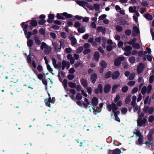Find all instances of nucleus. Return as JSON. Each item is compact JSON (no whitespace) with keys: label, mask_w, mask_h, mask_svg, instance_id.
<instances>
[{"label":"nucleus","mask_w":154,"mask_h":154,"mask_svg":"<svg viewBox=\"0 0 154 154\" xmlns=\"http://www.w3.org/2000/svg\"><path fill=\"white\" fill-rule=\"evenodd\" d=\"M133 133L134 134H135L137 136L139 137L143 136L140 131L138 130H136V132H134Z\"/></svg>","instance_id":"38"},{"label":"nucleus","mask_w":154,"mask_h":154,"mask_svg":"<svg viewBox=\"0 0 154 154\" xmlns=\"http://www.w3.org/2000/svg\"><path fill=\"white\" fill-rule=\"evenodd\" d=\"M39 32L42 34L44 35L45 34V31L44 29L41 28L39 30Z\"/></svg>","instance_id":"63"},{"label":"nucleus","mask_w":154,"mask_h":154,"mask_svg":"<svg viewBox=\"0 0 154 154\" xmlns=\"http://www.w3.org/2000/svg\"><path fill=\"white\" fill-rule=\"evenodd\" d=\"M100 57V54L98 51H95L94 53V58L96 61H98Z\"/></svg>","instance_id":"16"},{"label":"nucleus","mask_w":154,"mask_h":154,"mask_svg":"<svg viewBox=\"0 0 154 154\" xmlns=\"http://www.w3.org/2000/svg\"><path fill=\"white\" fill-rule=\"evenodd\" d=\"M111 86L109 84H106L104 86L103 90L105 93H108L110 90Z\"/></svg>","instance_id":"13"},{"label":"nucleus","mask_w":154,"mask_h":154,"mask_svg":"<svg viewBox=\"0 0 154 154\" xmlns=\"http://www.w3.org/2000/svg\"><path fill=\"white\" fill-rule=\"evenodd\" d=\"M62 13H60L59 14L58 13H57V16L56 17L58 19H62V20H65V18L64 17H63L62 16L63 14H62Z\"/></svg>","instance_id":"27"},{"label":"nucleus","mask_w":154,"mask_h":154,"mask_svg":"<svg viewBox=\"0 0 154 154\" xmlns=\"http://www.w3.org/2000/svg\"><path fill=\"white\" fill-rule=\"evenodd\" d=\"M32 35V33L31 32H27V33L26 35V38L27 39H29Z\"/></svg>","instance_id":"55"},{"label":"nucleus","mask_w":154,"mask_h":154,"mask_svg":"<svg viewBox=\"0 0 154 154\" xmlns=\"http://www.w3.org/2000/svg\"><path fill=\"white\" fill-rule=\"evenodd\" d=\"M154 111V108L153 107H151L150 108H149V109L147 112H148L149 114H151Z\"/></svg>","instance_id":"57"},{"label":"nucleus","mask_w":154,"mask_h":154,"mask_svg":"<svg viewBox=\"0 0 154 154\" xmlns=\"http://www.w3.org/2000/svg\"><path fill=\"white\" fill-rule=\"evenodd\" d=\"M131 96L128 95L126 98L125 100V102L126 104H128L131 101Z\"/></svg>","instance_id":"29"},{"label":"nucleus","mask_w":154,"mask_h":154,"mask_svg":"<svg viewBox=\"0 0 154 154\" xmlns=\"http://www.w3.org/2000/svg\"><path fill=\"white\" fill-rule=\"evenodd\" d=\"M128 88L127 86H124L122 87V91L123 93H126L128 91Z\"/></svg>","instance_id":"43"},{"label":"nucleus","mask_w":154,"mask_h":154,"mask_svg":"<svg viewBox=\"0 0 154 154\" xmlns=\"http://www.w3.org/2000/svg\"><path fill=\"white\" fill-rule=\"evenodd\" d=\"M68 85L72 88H75L76 87V84L71 82H68Z\"/></svg>","instance_id":"24"},{"label":"nucleus","mask_w":154,"mask_h":154,"mask_svg":"<svg viewBox=\"0 0 154 154\" xmlns=\"http://www.w3.org/2000/svg\"><path fill=\"white\" fill-rule=\"evenodd\" d=\"M120 86L119 84L115 85L112 87V93H114L116 92L117 88Z\"/></svg>","instance_id":"23"},{"label":"nucleus","mask_w":154,"mask_h":154,"mask_svg":"<svg viewBox=\"0 0 154 154\" xmlns=\"http://www.w3.org/2000/svg\"><path fill=\"white\" fill-rule=\"evenodd\" d=\"M76 90L78 91H80L81 90V89L82 88V87L79 84L76 86Z\"/></svg>","instance_id":"61"},{"label":"nucleus","mask_w":154,"mask_h":154,"mask_svg":"<svg viewBox=\"0 0 154 154\" xmlns=\"http://www.w3.org/2000/svg\"><path fill=\"white\" fill-rule=\"evenodd\" d=\"M30 22L31 25L33 27H35L38 25V23L35 20H30L27 21V22Z\"/></svg>","instance_id":"18"},{"label":"nucleus","mask_w":154,"mask_h":154,"mask_svg":"<svg viewBox=\"0 0 154 154\" xmlns=\"http://www.w3.org/2000/svg\"><path fill=\"white\" fill-rule=\"evenodd\" d=\"M149 107L148 106L146 105L144 106L143 108V112L145 113H146L149 109Z\"/></svg>","instance_id":"36"},{"label":"nucleus","mask_w":154,"mask_h":154,"mask_svg":"<svg viewBox=\"0 0 154 154\" xmlns=\"http://www.w3.org/2000/svg\"><path fill=\"white\" fill-rule=\"evenodd\" d=\"M154 120V117L153 116H150L149 117L148 121L150 122H152Z\"/></svg>","instance_id":"58"},{"label":"nucleus","mask_w":154,"mask_h":154,"mask_svg":"<svg viewBox=\"0 0 154 154\" xmlns=\"http://www.w3.org/2000/svg\"><path fill=\"white\" fill-rule=\"evenodd\" d=\"M97 79V75L95 73L92 74L91 76L90 80L91 83L94 84Z\"/></svg>","instance_id":"10"},{"label":"nucleus","mask_w":154,"mask_h":154,"mask_svg":"<svg viewBox=\"0 0 154 154\" xmlns=\"http://www.w3.org/2000/svg\"><path fill=\"white\" fill-rule=\"evenodd\" d=\"M83 48L82 46L79 47L76 50V52L77 53L79 54L83 51Z\"/></svg>","instance_id":"39"},{"label":"nucleus","mask_w":154,"mask_h":154,"mask_svg":"<svg viewBox=\"0 0 154 154\" xmlns=\"http://www.w3.org/2000/svg\"><path fill=\"white\" fill-rule=\"evenodd\" d=\"M132 48L130 46H126L124 48V50L125 51L128 52H131V51L132 50Z\"/></svg>","instance_id":"33"},{"label":"nucleus","mask_w":154,"mask_h":154,"mask_svg":"<svg viewBox=\"0 0 154 154\" xmlns=\"http://www.w3.org/2000/svg\"><path fill=\"white\" fill-rule=\"evenodd\" d=\"M116 30L119 32H121L122 30V27L119 25H117L116 28Z\"/></svg>","instance_id":"37"},{"label":"nucleus","mask_w":154,"mask_h":154,"mask_svg":"<svg viewBox=\"0 0 154 154\" xmlns=\"http://www.w3.org/2000/svg\"><path fill=\"white\" fill-rule=\"evenodd\" d=\"M37 78L39 80H42L43 79V78L44 77L43 76V74H42L41 73H39L38 74V75L37 76Z\"/></svg>","instance_id":"59"},{"label":"nucleus","mask_w":154,"mask_h":154,"mask_svg":"<svg viewBox=\"0 0 154 154\" xmlns=\"http://www.w3.org/2000/svg\"><path fill=\"white\" fill-rule=\"evenodd\" d=\"M76 3L78 5L82 7H84L85 5L91 11L94 10L93 6L92 5H90L87 2L84 1H76Z\"/></svg>","instance_id":"3"},{"label":"nucleus","mask_w":154,"mask_h":154,"mask_svg":"<svg viewBox=\"0 0 154 154\" xmlns=\"http://www.w3.org/2000/svg\"><path fill=\"white\" fill-rule=\"evenodd\" d=\"M147 90V88L146 86H143L142 88L141 92L143 94H145Z\"/></svg>","instance_id":"48"},{"label":"nucleus","mask_w":154,"mask_h":154,"mask_svg":"<svg viewBox=\"0 0 154 154\" xmlns=\"http://www.w3.org/2000/svg\"><path fill=\"white\" fill-rule=\"evenodd\" d=\"M121 149L116 148L113 150L109 149L107 154H121Z\"/></svg>","instance_id":"5"},{"label":"nucleus","mask_w":154,"mask_h":154,"mask_svg":"<svg viewBox=\"0 0 154 154\" xmlns=\"http://www.w3.org/2000/svg\"><path fill=\"white\" fill-rule=\"evenodd\" d=\"M112 76V72L109 71L104 75V78L106 79H108Z\"/></svg>","instance_id":"25"},{"label":"nucleus","mask_w":154,"mask_h":154,"mask_svg":"<svg viewBox=\"0 0 154 154\" xmlns=\"http://www.w3.org/2000/svg\"><path fill=\"white\" fill-rule=\"evenodd\" d=\"M85 27L83 26H82L78 28V32L80 33H83L85 32Z\"/></svg>","instance_id":"19"},{"label":"nucleus","mask_w":154,"mask_h":154,"mask_svg":"<svg viewBox=\"0 0 154 154\" xmlns=\"http://www.w3.org/2000/svg\"><path fill=\"white\" fill-rule=\"evenodd\" d=\"M82 97L80 93H77L76 96V99L77 100H80L82 99Z\"/></svg>","instance_id":"35"},{"label":"nucleus","mask_w":154,"mask_h":154,"mask_svg":"<svg viewBox=\"0 0 154 154\" xmlns=\"http://www.w3.org/2000/svg\"><path fill=\"white\" fill-rule=\"evenodd\" d=\"M48 46L44 42H43L42 43L41 45V49L42 50H43L44 48H48Z\"/></svg>","instance_id":"32"},{"label":"nucleus","mask_w":154,"mask_h":154,"mask_svg":"<svg viewBox=\"0 0 154 154\" xmlns=\"http://www.w3.org/2000/svg\"><path fill=\"white\" fill-rule=\"evenodd\" d=\"M30 52L29 53V54L27 56V62L28 63H31L32 62V58L30 57Z\"/></svg>","instance_id":"41"},{"label":"nucleus","mask_w":154,"mask_h":154,"mask_svg":"<svg viewBox=\"0 0 154 154\" xmlns=\"http://www.w3.org/2000/svg\"><path fill=\"white\" fill-rule=\"evenodd\" d=\"M129 60L130 63L133 64L134 63L135 61V57L134 56L131 57L129 58Z\"/></svg>","instance_id":"31"},{"label":"nucleus","mask_w":154,"mask_h":154,"mask_svg":"<svg viewBox=\"0 0 154 154\" xmlns=\"http://www.w3.org/2000/svg\"><path fill=\"white\" fill-rule=\"evenodd\" d=\"M131 30L129 29H126L125 31V34L128 36L130 35L131 34Z\"/></svg>","instance_id":"46"},{"label":"nucleus","mask_w":154,"mask_h":154,"mask_svg":"<svg viewBox=\"0 0 154 154\" xmlns=\"http://www.w3.org/2000/svg\"><path fill=\"white\" fill-rule=\"evenodd\" d=\"M27 44L29 48V49L31 50V47L34 44V42L32 39H29L27 41Z\"/></svg>","instance_id":"17"},{"label":"nucleus","mask_w":154,"mask_h":154,"mask_svg":"<svg viewBox=\"0 0 154 154\" xmlns=\"http://www.w3.org/2000/svg\"><path fill=\"white\" fill-rule=\"evenodd\" d=\"M80 82L84 88H86L88 86V82L86 79H82L80 80Z\"/></svg>","instance_id":"15"},{"label":"nucleus","mask_w":154,"mask_h":154,"mask_svg":"<svg viewBox=\"0 0 154 154\" xmlns=\"http://www.w3.org/2000/svg\"><path fill=\"white\" fill-rule=\"evenodd\" d=\"M98 98L96 97H94L91 100V103L92 105V109L94 110L93 113L95 115H97L99 112V111H97V109H95V106H96L98 104Z\"/></svg>","instance_id":"2"},{"label":"nucleus","mask_w":154,"mask_h":154,"mask_svg":"<svg viewBox=\"0 0 154 154\" xmlns=\"http://www.w3.org/2000/svg\"><path fill=\"white\" fill-rule=\"evenodd\" d=\"M154 80V75H151L149 77V82L150 83H152Z\"/></svg>","instance_id":"52"},{"label":"nucleus","mask_w":154,"mask_h":154,"mask_svg":"<svg viewBox=\"0 0 154 154\" xmlns=\"http://www.w3.org/2000/svg\"><path fill=\"white\" fill-rule=\"evenodd\" d=\"M144 17L148 20H151L153 19V17L152 15L149 13H146L144 14Z\"/></svg>","instance_id":"20"},{"label":"nucleus","mask_w":154,"mask_h":154,"mask_svg":"<svg viewBox=\"0 0 154 154\" xmlns=\"http://www.w3.org/2000/svg\"><path fill=\"white\" fill-rule=\"evenodd\" d=\"M51 50V48H48H48H47L45 49V54H48L50 52Z\"/></svg>","instance_id":"49"},{"label":"nucleus","mask_w":154,"mask_h":154,"mask_svg":"<svg viewBox=\"0 0 154 154\" xmlns=\"http://www.w3.org/2000/svg\"><path fill=\"white\" fill-rule=\"evenodd\" d=\"M124 59L125 58L124 57H117L114 61V65L116 66H119L121 64V62L123 61Z\"/></svg>","instance_id":"4"},{"label":"nucleus","mask_w":154,"mask_h":154,"mask_svg":"<svg viewBox=\"0 0 154 154\" xmlns=\"http://www.w3.org/2000/svg\"><path fill=\"white\" fill-rule=\"evenodd\" d=\"M154 134V128L151 129L147 135V138L149 141H151L153 139V137L152 136Z\"/></svg>","instance_id":"8"},{"label":"nucleus","mask_w":154,"mask_h":154,"mask_svg":"<svg viewBox=\"0 0 154 154\" xmlns=\"http://www.w3.org/2000/svg\"><path fill=\"white\" fill-rule=\"evenodd\" d=\"M47 68L48 70L51 72V73L52 75H54V74L52 72L53 71V69L52 68H51L50 66L49 65H47Z\"/></svg>","instance_id":"45"},{"label":"nucleus","mask_w":154,"mask_h":154,"mask_svg":"<svg viewBox=\"0 0 154 154\" xmlns=\"http://www.w3.org/2000/svg\"><path fill=\"white\" fill-rule=\"evenodd\" d=\"M63 16L65 17L66 19L71 18L72 17L71 14H68L67 12H64L62 13Z\"/></svg>","instance_id":"21"},{"label":"nucleus","mask_w":154,"mask_h":154,"mask_svg":"<svg viewBox=\"0 0 154 154\" xmlns=\"http://www.w3.org/2000/svg\"><path fill=\"white\" fill-rule=\"evenodd\" d=\"M100 65L101 67L105 69L107 67V63L104 60H102L100 63Z\"/></svg>","instance_id":"22"},{"label":"nucleus","mask_w":154,"mask_h":154,"mask_svg":"<svg viewBox=\"0 0 154 154\" xmlns=\"http://www.w3.org/2000/svg\"><path fill=\"white\" fill-rule=\"evenodd\" d=\"M46 22L45 20L44 19H41L38 21V23L40 25H43Z\"/></svg>","instance_id":"51"},{"label":"nucleus","mask_w":154,"mask_h":154,"mask_svg":"<svg viewBox=\"0 0 154 154\" xmlns=\"http://www.w3.org/2000/svg\"><path fill=\"white\" fill-rule=\"evenodd\" d=\"M143 136L139 137L138 139V144L140 145L143 144Z\"/></svg>","instance_id":"30"},{"label":"nucleus","mask_w":154,"mask_h":154,"mask_svg":"<svg viewBox=\"0 0 154 154\" xmlns=\"http://www.w3.org/2000/svg\"><path fill=\"white\" fill-rule=\"evenodd\" d=\"M136 40L137 39L136 38H134L131 41L126 42V43H128L130 45H133L136 42Z\"/></svg>","instance_id":"34"},{"label":"nucleus","mask_w":154,"mask_h":154,"mask_svg":"<svg viewBox=\"0 0 154 154\" xmlns=\"http://www.w3.org/2000/svg\"><path fill=\"white\" fill-rule=\"evenodd\" d=\"M135 84V82L133 81H130L128 83V85L130 86H133Z\"/></svg>","instance_id":"53"},{"label":"nucleus","mask_w":154,"mask_h":154,"mask_svg":"<svg viewBox=\"0 0 154 154\" xmlns=\"http://www.w3.org/2000/svg\"><path fill=\"white\" fill-rule=\"evenodd\" d=\"M27 22H22L20 24L21 27L23 28L25 35H26L27 33V29L28 28V24H26L24 25V23Z\"/></svg>","instance_id":"12"},{"label":"nucleus","mask_w":154,"mask_h":154,"mask_svg":"<svg viewBox=\"0 0 154 154\" xmlns=\"http://www.w3.org/2000/svg\"><path fill=\"white\" fill-rule=\"evenodd\" d=\"M34 40L35 41V43H36V44L38 45H40L41 44V42L40 40L38 39V38H35Z\"/></svg>","instance_id":"47"},{"label":"nucleus","mask_w":154,"mask_h":154,"mask_svg":"<svg viewBox=\"0 0 154 154\" xmlns=\"http://www.w3.org/2000/svg\"><path fill=\"white\" fill-rule=\"evenodd\" d=\"M147 121V119L145 118H143V120L142 119H138L137 120V125L140 127H142L143 125L146 123Z\"/></svg>","instance_id":"6"},{"label":"nucleus","mask_w":154,"mask_h":154,"mask_svg":"<svg viewBox=\"0 0 154 154\" xmlns=\"http://www.w3.org/2000/svg\"><path fill=\"white\" fill-rule=\"evenodd\" d=\"M91 50L90 49H85L83 51V54L84 55H86L91 52Z\"/></svg>","instance_id":"50"},{"label":"nucleus","mask_w":154,"mask_h":154,"mask_svg":"<svg viewBox=\"0 0 154 154\" xmlns=\"http://www.w3.org/2000/svg\"><path fill=\"white\" fill-rule=\"evenodd\" d=\"M103 87L102 85V84H99L97 86V89L99 90V92L100 94H102L103 91Z\"/></svg>","instance_id":"26"},{"label":"nucleus","mask_w":154,"mask_h":154,"mask_svg":"<svg viewBox=\"0 0 154 154\" xmlns=\"http://www.w3.org/2000/svg\"><path fill=\"white\" fill-rule=\"evenodd\" d=\"M67 77H68V79L69 80H71L74 79V78L75 77V76L73 75L69 74V75H68L67 76Z\"/></svg>","instance_id":"60"},{"label":"nucleus","mask_w":154,"mask_h":154,"mask_svg":"<svg viewBox=\"0 0 154 154\" xmlns=\"http://www.w3.org/2000/svg\"><path fill=\"white\" fill-rule=\"evenodd\" d=\"M106 108L109 112H111L112 110V113H111V116H112L113 113L114 114V116H117L120 113V112L119 111H117L118 107L116 104L113 102L111 104L107 105Z\"/></svg>","instance_id":"1"},{"label":"nucleus","mask_w":154,"mask_h":154,"mask_svg":"<svg viewBox=\"0 0 154 154\" xmlns=\"http://www.w3.org/2000/svg\"><path fill=\"white\" fill-rule=\"evenodd\" d=\"M81 25V24L80 23L78 22H76L74 24V26L75 28L78 27L79 28V27H80V26Z\"/></svg>","instance_id":"64"},{"label":"nucleus","mask_w":154,"mask_h":154,"mask_svg":"<svg viewBox=\"0 0 154 154\" xmlns=\"http://www.w3.org/2000/svg\"><path fill=\"white\" fill-rule=\"evenodd\" d=\"M133 31L132 32V35L133 36H136L140 32L139 29L137 26L133 27Z\"/></svg>","instance_id":"11"},{"label":"nucleus","mask_w":154,"mask_h":154,"mask_svg":"<svg viewBox=\"0 0 154 154\" xmlns=\"http://www.w3.org/2000/svg\"><path fill=\"white\" fill-rule=\"evenodd\" d=\"M152 89V86L151 85H149L147 87V93L148 94L150 93Z\"/></svg>","instance_id":"56"},{"label":"nucleus","mask_w":154,"mask_h":154,"mask_svg":"<svg viewBox=\"0 0 154 154\" xmlns=\"http://www.w3.org/2000/svg\"><path fill=\"white\" fill-rule=\"evenodd\" d=\"M120 75V73L119 71H116L112 72L111 77L113 80L118 79Z\"/></svg>","instance_id":"9"},{"label":"nucleus","mask_w":154,"mask_h":154,"mask_svg":"<svg viewBox=\"0 0 154 154\" xmlns=\"http://www.w3.org/2000/svg\"><path fill=\"white\" fill-rule=\"evenodd\" d=\"M71 43L72 46H74L77 43V41L75 38L72 37L71 38Z\"/></svg>","instance_id":"28"},{"label":"nucleus","mask_w":154,"mask_h":154,"mask_svg":"<svg viewBox=\"0 0 154 154\" xmlns=\"http://www.w3.org/2000/svg\"><path fill=\"white\" fill-rule=\"evenodd\" d=\"M48 18L47 20V22L49 23H51L54 18V15L52 14H48Z\"/></svg>","instance_id":"14"},{"label":"nucleus","mask_w":154,"mask_h":154,"mask_svg":"<svg viewBox=\"0 0 154 154\" xmlns=\"http://www.w3.org/2000/svg\"><path fill=\"white\" fill-rule=\"evenodd\" d=\"M94 9V8L95 11H98L100 8V7L99 5L97 4H94V7H93Z\"/></svg>","instance_id":"40"},{"label":"nucleus","mask_w":154,"mask_h":154,"mask_svg":"<svg viewBox=\"0 0 154 154\" xmlns=\"http://www.w3.org/2000/svg\"><path fill=\"white\" fill-rule=\"evenodd\" d=\"M133 48L135 49H139L140 48V46L139 44L135 43L133 45Z\"/></svg>","instance_id":"42"},{"label":"nucleus","mask_w":154,"mask_h":154,"mask_svg":"<svg viewBox=\"0 0 154 154\" xmlns=\"http://www.w3.org/2000/svg\"><path fill=\"white\" fill-rule=\"evenodd\" d=\"M113 48L112 46L110 45H107L106 46V49L108 51H111Z\"/></svg>","instance_id":"62"},{"label":"nucleus","mask_w":154,"mask_h":154,"mask_svg":"<svg viewBox=\"0 0 154 154\" xmlns=\"http://www.w3.org/2000/svg\"><path fill=\"white\" fill-rule=\"evenodd\" d=\"M144 68V64L142 63H140L138 65L137 68V72L139 74L142 73Z\"/></svg>","instance_id":"7"},{"label":"nucleus","mask_w":154,"mask_h":154,"mask_svg":"<svg viewBox=\"0 0 154 154\" xmlns=\"http://www.w3.org/2000/svg\"><path fill=\"white\" fill-rule=\"evenodd\" d=\"M135 76V74L134 73H131L129 77V80H132L134 79Z\"/></svg>","instance_id":"44"},{"label":"nucleus","mask_w":154,"mask_h":154,"mask_svg":"<svg viewBox=\"0 0 154 154\" xmlns=\"http://www.w3.org/2000/svg\"><path fill=\"white\" fill-rule=\"evenodd\" d=\"M106 17V15L103 14L100 16L99 18V19L100 20H102L104 19Z\"/></svg>","instance_id":"54"}]
</instances>
